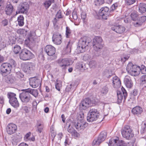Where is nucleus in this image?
<instances>
[{
    "label": "nucleus",
    "mask_w": 146,
    "mask_h": 146,
    "mask_svg": "<svg viewBox=\"0 0 146 146\" xmlns=\"http://www.w3.org/2000/svg\"><path fill=\"white\" fill-rule=\"evenodd\" d=\"M91 41L90 38L86 36L82 37L79 40L77 48L78 53H83L85 51V48L88 44Z\"/></svg>",
    "instance_id": "f257e3e1"
},
{
    "label": "nucleus",
    "mask_w": 146,
    "mask_h": 146,
    "mask_svg": "<svg viewBox=\"0 0 146 146\" xmlns=\"http://www.w3.org/2000/svg\"><path fill=\"white\" fill-rule=\"evenodd\" d=\"M122 137L127 140L131 139L134 136L132 130L129 126L126 125L122 127L121 129Z\"/></svg>",
    "instance_id": "f03ea898"
},
{
    "label": "nucleus",
    "mask_w": 146,
    "mask_h": 146,
    "mask_svg": "<svg viewBox=\"0 0 146 146\" xmlns=\"http://www.w3.org/2000/svg\"><path fill=\"white\" fill-rule=\"evenodd\" d=\"M126 70L128 73L132 76H136L138 75L140 71V68L136 65H133L131 62L127 65Z\"/></svg>",
    "instance_id": "7ed1b4c3"
},
{
    "label": "nucleus",
    "mask_w": 146,
    "mask_h": 146,
    "mask_svg": "<svg viewBox=\"0 0 146 146\" xmlns=\"http://www.w3.org/2000/svg\"><path fill=\"white\" fill-rule=\"evenodd\" d=\"M19 98L22 103L25 105L31 103L33 101V98L26 89L23 90V92L19 95Z\"/></svg>",
    "instance_id": "20e7f679"
},
{
    "label": "nucleus",
    "mask_w": 146,
    "mask_h": 146,
    "mask_svg": "<svg viewBox=\"0 0 146 146\" xmlns=\"http://www.w3.org/2000/svg\"><path fill=\"white\" fill-rule=\"evenodd\" d=\"M34 57L33 54L26 48L21 50L19 54L20 59L23 60H27L32 59Z\"/></svg>",
    "instance_id": "39448f33"
},
{
    "label": "nucleus",
    "mask_w": 146,
    "mask_h": 146,
    "mask_svg": "<svg viewBox=\"0 0 146 146\" xmlns=\"http://www.w3.org/2000/svg\"><path fill=\"white\" fill-rule=\"evenodd\" d=\"M99 112L97 109H92L89 111L87 116L88 122H92L96 120L100 115Z\"/></svg>",
    "instance_id": "423d86ee"
},
{
    "label": "nucleus",
    "mask_w": 146,
    "mask_h": 146,
    "mask_svg": "<svg viewBox=\"0 0 146 146\" xmlns=\"http://www.w3.org/2000/svg\"><path fill=\"white\" fill-rule=\"evenodd\" d=\"M12 65L10 63H5L2 64L0 67L1 74L3 76L10 74L12 69Z\"/></svg>",
    "instance_id": "0eeeda50"
},
{
    "label": "nucleus",
    "mask_w": 146,
    "mask_h": 146,
    "mask_svg": "<svg viewBox=\"0 0 146 146\" xmlns=\"http://www.w3.org/2000/svg\"><path fill=\"white\" fill-rule=\"evenodd\" d=\"M102 41L101 37L100 36H96L93 39V47L95 51H97L102 49L103 47Z\"/></svg>",
    "instance_id": "6e6552de"
},
{
    "label": "nucleus",
    "mask_w": 146,
    "mask_h": 146,
    "mask_svg": "<svg viewBox=\"0 0 146 146\" xmlns=\"http://www.w3.org/2000/svg\"><path fill=\"white\" fill-rule=\"evenodd\" d=\"M8 97L9 99V102L11 106L15 108L19 107V104L15 93L12 92L8 93Z\"/></svg>",
    "instance_id": "1a4fd4ad"
},
{
    "label": "nucleus",
    "mask_w": 146,
    "mask_h": 146,
    "mask_svg": "<svg viewBox=\"0 0 146 146\" xmlns=\"http://www.w3.org/2000/svg\"><path fill=\"white\" fill-rule=\"evenodd\" d=\"M58 66L61 68L62 70H65L67 66L70 65L68 60L66 58H60L56 61Z\"/></svg>",
    "instance_id": "9d476101"
},
{
    "label": "nucleus",
    "mask_w": 146,
    "mask_h": 146,
    "mask_svg": "<svg viewBox=\"0 0 146 146\" xmlns=\"http://www.w3.org/2000/svg\"><path fill=\"white\" fill-rule=\"evenodd\" d=\"M110 12L108 7H103L100 9L98 15L101 17L103 19L106 20L110 14Z\"/></svg>",
    "instance_id": "9b49d317"
},
{
    "label": "nucleus",
    "mask_w": 146,
    "mask_h": 146,
    "mask_svg": "<svg viewBox=\"0 0 146 146\" xmlns=\"http://www.w3.org/2000/svg\"><path fill=\"white\" fill-rule=\"evenodd\" d=\"M71 123L74 125L75 127L78 131L83 130L88 125V124L86 122L82 121H74Z\"/></svg>",
    "instance_id": "f8f14e48"
},
{
    "label": "nucleus",
    "mask_w": 146,
    "mask_h": 146,
    "mask_svg": "<svg viewBox=\"0 0 146 146\" xmlns=\"http://www.w3.org/2000/svg\"><path fill=\"white\" fill-rule=\"evenodd\" d=\"M29 9V5L26 2L20 3L18 7L17 10L19 13H26Z\"/></svg>",
    "instance_id": "ddd939ff"
},
{
    "label": "nucleus",
    "mask_w": 146,
    "mask_h": 146,
    "mask_svg": "<svg viewBox=\"0 0 146 146\" xmlns=\"http://www.w3.org/2000/svg\"><path fill=\"white\" fill-rule=\"evenodd\" d=\"M65 127H68L67 131L71 134L72 136L77 138L79 137V133H78L77 131L72 127L70 121L67 122Z\"/></svg>",
    "instance_id": "4468645a"
},
{
    "label": "nucleus",
    "mask_w": 146,
    "mask_h": 146,
    "mask_svg": "<svg viewBox=\"0 0 146 146\" xmlns=\"http://www.w3.org/2000/svg\"><path fill=\"white\" fill-rule=\"evenodd\" d=\"M52 40L55 44H60L62 42V38L60 34L58 32L54 33L52 37Z\"/></svg>",
    "instance_id": "2eb2a0df"
},
{
    "label": "nucleus",
    "mask_w": 146,
    "mask_h": 146,
    "mask_svg": "<svg viewBox=\"0 0 146 146\" xmlns=\"http://www.w3.org/2000/svg\"><path fill=\"white\" fill-rule=\"evenodd\" d=\"M17 129V125L13 123L8 124L7 127L6 131L7 133L11 135L16 132Z\"/></svg>",
    "instance_id": "dca6fc26"
},
{
    "label": "nucleus",
    "mask_w": 146,
    "mask_h": 146,
    "mask_svg": "<svg viewBox=\"0 0 146 146\" xmlns=\"http://www.w3.org/2000/svg\"><path fill=\"white\" fill-rule=\"evenodd\" d=\"M44 50L47 54L49 56H53L56 52L55 48L50 45L46 46L44 48Z\"/></svg>",
    "instance_id": "f3484780"
},
{
    "label": "nucleus",
    "mask_w": 146,
    "mask_h": 146,
    "mask_svg": "<svg viewBox=\"0 0 146 146\" xmlns=\"http://www.w3.org/2000/svg\"><path fill=\"white\" fill-rule=\"evenodd\" d=\"M35 33L34 32H30L29 35L27 38L25 40V44L27 46H29L30 44V42H32L34 41L35 38Z\"/></svg>",
    "instance_id": "a211bd4d"
},
{
    "label": "nucleus",
    "mask_w": 146,
    "mask_h": 146,
    "mask_svg": "<svg viewBox=\"0 0 146 146\" xmlns=\"http://www.w3.org/2000/svg\"><path fill=\"white\" fill-rule=\"evenodd\" d=\"M30 84L33 88H36L41 84L40 80L33 78L31 79L30 81Z\"/></svg>",
    "instance_id": "6ab92c4d"
},
{
    "label": "nucleus",
    "mask_w": 146,
    "mask_h": 146,
    "mask_svg": "<svg viewBox=\"0 0 146 146\" xmlns=\"http://www.w3.org/2000/svg\"><path fill=\"white\" fill-rule=\"evenodd\" d=\"M35 68V65L32 63H29L25 64L23 68L24 71L25 72L30 73Z\"/></svg>",
    "instance_id": "aec40b11"
},
{
    "label": "nucleus",
    "mask_w": 146,
    "mask_h": 146,
    "mask_svg": "<svg viewBox=\"0 0 146 146\" xmlns=\"http://www.w3.org/2000/svg\"><path fill=\"white\" fill-rule=\"evenodd\" d=\"M113 86L115 88H118L121 85V82L119 78L115 76L113 77L112 82Z\"/></svg>",
    "instance_id": "412c9836"
},
{
    "label": "nucleus",
    "mask_w": 146,
    "mask_h": 146,
    "mask_svg": "<svg viewBox=\"0 0 146 146\" xmlns=\"http://www.w3.org/2000/svg\"><path fill=\"white\" fill-rule=\"evenodd\" d=\"M143 111L142 108L140 106H136L133 108L132 110V113L134 115L140 116Z\"/></svg>",
    "instance_id": "4be33fe9"
},
{
    "label": "nucleus",
    "mask_w": 146,
    "mask_h": 146,
    "mask_svg": "<svg viewBox=\"0 0 146 146\" xmlns=\"http://www.w3.org/2000/svg\"><path fill=\"white\" fill-rule=\"evenodd\" d=\"M124 83L126 87L128 88H131L133 86V83L130 77L127 76H125L124 80Z\"/></svg>",
    "instance_id": "5701e85b"
},
{
    "label": "nucleus",
    "mask_w": 146,
    "mask_h": 146,
    "mask_svg": "<svg viewBox=\"0 0 146 146\" xmlns=\"http://www.w3.org/2000/svg\"><path fill=\"white\" fill-rule=\"evenodd\" d=\"M90 103V101L89 99H85L80 104V107L82 109L85 110L89 106Z\"/></svg>",
    "instance_id": "b1692460"
},
{
    "label": "nucleus",
    "mask_w": 146,
    "mask_h": 146,
    "mask_svg": "<svg viewBox=\"0 0 146 146\" xmlns=\"http://www.w3.org/2000/svg\"><path fill=\"white\" fill-rule=\"evenodd\" d=\"M139 20L136 22L133 23L134 25L136 27L141 26L143 23L146 21V16H142L139 18Z\"/></svg>",
    "instance_id": "393cba45"
},
{
    "label": "nucleus",
    "mask_w": 146,
    "mask_h": 146,
    "mask_svg": "<svg viewBox=\"0 0 146 146\" xmlns=\"http://www.w3.org/2000/svg\"><path fill=\"white\" fill-rule=\"evenodd\" d=\"M5 82L9 84H14L16 82V79L15 77L11 74L6 76L5 78Z\"/></svg>",
    "instance_id": "a878e982"
},
{
    "label": "nucleus",
    "mask_w": 146,
    "mask_h": 146,
    "mask_svg": "<svg viewBox=\"0 0 146 146\" xmlns=\"http://www.w3.org/2000/svg\"><path fill=\"white\" fill-rule=\"evenodd\" d=\"M13 7L11 4H7L5 9L6 14L7 15H11L13 13Z\"/></svg>",
    "instance_id": "bb28decb"
},
{
    "label": "nucleus",
    "mask_w": 146,
    "mask_h": 146,
    "mask_svg": "<svg viewBox=\"0 0 146 146\" xmlns=\"http://www.w3.org/2000/svg\"><path fill=\"white\" fill-rule=\"evenodd\" d=\"M112 30L118 33H121L124 32L125 30V28L121 26H114L111 28Z\"/></svg>",
    "instance_id": "cd10ccee"
},
{
    "label": "nucleus",
    "mask_w": 146,
    "mask_h": 146,
    "mask_svg": "<svg viewBox=\"0 0 146 146\" xmlns=\"http://www.w3.org/2000/svg\"><path fill=\"white\" fill-rule=\"evenodd\" d=\"M107 137V133L105 131L102 132L99 135L98 139L99 142L101 143L105 140Z\"/></svg>",
    "instance_id": "c85d7f7f"
},
{
    "label": "nucleus",
    "mask_w": 146,
    "mask_h": 146,
    "mask_svg": "<svg viewBox=\"0 0 146 146\" xmlns=\"http://www.w3.org/2000/svg\"><path fill=\"white\" fill-rule=\"evenodd\" d=\"M109 88L107 86H104L101 88L100 90V95L102 96L106 95L109 91Z\"/></svg>",
    "instance_id": "c756f323"
},
{
    "label": "nucleus",
    "mask_w": 146,
    "mask_h": 146,
    "mask_svg": "<svg viewBox=\"0 0 146 146\" xmlns=\"http://www.w3.org/2000/svg\"><path fill=\"white\" fill-rule=\"evenodd\" d=\"M139 13H143L146 12V4L141 3L139 5Z\"/></svg>",
    "instance_id": "7c9ffc66"
},
{
    "label": "nucleus",
    "mask_w": 146,
    "mask_h": 146,
    "mask_svg": "<svg viewBox=\"0 0 146 146\" xmlns=\"http://www.w3.org/2000/svg\"><path fill=\"white\" fill-rule=\"evenodd\" d=\"M26 90L28 91L30 94L32 95L35 97H37L38 95V92L36 90L28 89H26Z\"/></svg>",
    "instance_id": "2f4dec72"
},
{
    "label": "nucleus",
    "mask_w": 146,
    "mask_h": 146,
    "mask_svg": "<svg viewBox=\"0 0 146 146\" xmlns=\"http://www.w3.org/2000/svg\"><path fill=\"white\" fill-rule=\"evenodd\" d=\"M54 0H47L44 3L43 5L46 9H47L49 8L51 4L54 3Z\"/></svg>",
    "instance_id": "473e14b6"
},
{
    "label": "nucleus",
    "mask_w": 146,
    "mask_h": 146,
    "mask_svg": "<svg viewBox=\"0 0 146 146\" xmlns=\"http://www.w3.org/2000/svg\"><path fill=\"white\" fill-rule=\"evenodd\" d=\"M131 17L133 20L134 21V22H136L137 20L139 19L138 15L137 13L136 12H132L131 14Z\"/></svg>",
    "instance_id": "72a5a7b5"
},
{
    "label": "nucleus",
    "mask_w": 146,
    "mask_h": 146,
    "mask_svg": "<svg viewBox=\"0 0 146 146\" xmlns=\"http://www.w3.org/2000/svg\"><path fill=\"white\" fill-rule=\"evenodd\" d=\"M24 17L22 15H20L18 17L17 21L18 24L19 26L22 27L24 25Z\"/></svg>",
    "instance_id": "f704fd0d"
},
{
    "label": "nucleus",
    "mask_w": 146,
    "mask_h": 146,
    "mask_svg": "<svg viewBox=\"0 0 146 146\" xmlns=\"http://www.w3.org/2000/svg\"><path fill=\"white\" fill-rule=\"evenodd\" d=\"M17 33L19 35L25 36L27 34V31L23 29H17Z\"/></svg>",
    "instance_id": "c9c22d12"
},
{
    "label": "nucleus",
    "mask_w": 146,
    "mask_h": 146,
    "mask_svg": "<svg viewBox=\"0 0 146 146\" xmlns=\"http://www.w3.org/2000/svg\"><path fill=\"white\" fill-rule=\"evenodd\" d=\"M36 127L37 129V131L39 132V133H40L42 132V130L44 127L43 125L40 123H38L36 125Z\"/></svg>",
    "instance_id": "e433bc0d"
},
{
    "label": "nucleus",
    "mask_w": 146,
    "mask_h": 146,
    "mask_svg": "<svg viewBox=\"0 0 146 146\" xmlns=\"http://www.w3.org/2000/svg\"><path fill=\"white\" fill-rule=\"evenodd\" d=\"M21 49V47L18 45H15L13 48V50L15 54L19 53Z\"/></svg>",
    "instance_id": "4c0bfd02"
},
{
    "label": "nucleus",
    "mask_w": 146,
    "mask_h": 146,
    "mask_svg": "<svg viewBox=\"0 0 146 146\" xmlns=\"http://www.w3.org/2000/svg\"><path fill=\"white\" fill-rule=\"evenodd\" d=\"M72 31L68 27H67L66 28V36L67 38H69L71 35Z\"/></svg>",
    "instance_id": "58836bf2"
},
{
    "label": "nucleus",
    "mask_w": 146,
    "mask_h": 146,
    "mask_svg": "<svg viewBox=\"0 0 146 146\" xmlns=\"http://www.w3.org/2000/svg\"><path fill=\"white\" fill-rule=\"evenodd\" d=\"M140 82L142 84H146V75H143L141 77Z\"/></svg>",
    "instance_id": "ea45409f"
},
{
    "label": "nucleus",
    "mask_w": 146,
    "mask_h": 146,
    "mask_svg": "<svg viewBox=\"0 0 146 146\" xmlns=\"http://www.w3.org/2000/svg\"><path fill=\"white\" fill-rule=\"evenodd\" d=\"M96 62L95 61L92 60L89 62V66L91 68H95L96 67Z\"/></svg>",
    "instance_id": "a19ab883"
},
{
    "label": "nucleus",
    "mask_w": 146,
    "mask_h": 146,
    "mask_svg": "<svg viewBox=\"0 0 146 146\" xmlns=\"http://www.w3.org/2000/svg\"><path fill=\"white\" fill-rule=\"evenodd\" d=\"M117 96L118 98V102H120L121 101L123 98V94L121 92H117Z\"/></svg>",
    "instance_id": "79ce46f5"
},
{
    "label": "nucleus",
    "mask_w": 146,
    "mask_h": 146,
    "mask_svg": "<svg viewBox=\"0 0 146 146\" xmlns=\"http://www.w3.org/2000/svg\"><path fill=\"white\" fill-rule=\"evenodd\" d=\"M32 104L33 106V111H36L38 103L36 100H35L33 101Z\"/></svg>",
    "instance_id": "37998d69"
},
{
    "label": "nucleus",
    "mask_w": 146,
    "mask_h": 146,
    "mask_svg": "<svg viewBox=\"0 0 146 146\" xmlns=\"http://www.w3.org/2000/svg\"><path fill=\"white\" fill-rule=\"evenodd\" d=\"M104 0H95L94 4L97 6L101 5L104 3Z\"/></svg>",
    "instance_id": "c03bdc74"
},
{
    "label": "nucleus",
    "mask_w": 146,
    "mask_h": 146,
    "mask_svg": "<svg viewBox=\"0 0 146 146\" xmlns=\"http://www.w3.org/2000/svg\"><path fill=\"white\" fill-rule=\"evenodd\" d=\"M71 46L70 42H68L67 46L66 47V51L67 53H70L71 51Z\"/></svg>",
    "instance_id": "a18cd8bd"
},
{
    "label": "nucleus",
    "mask_w": 146,
    "mask_h": 146,
    "mask_svg": "<svg viewBox=\"0 0 146 146\" xmlns=\"http://www.w3.org/2000/svg\"><path fill=\"white\" fill-rule=\"evenodd\" d=\"M118 6L117 3H114L111 7L110 11L113 12L115 10L117 7Z\"/></svg>",
    "instance_id": "49530a36"
},
{
    "label": "nucleus",
    "mask_w": 146,
    "mask_h": 146,
    "mask_svg": "<svg viewBox=\"0 0 146 146\" xmlns=\"http://www.w3.org/2000/svg\"><path fill=\"white\" fill-rule=\"evenodd\" d=\"M129 55H127L126 56H122L121 58V61L122 63L124 62L126 60H127L129 58Z\"/></svg>",
    "instance_id": "de8ad7c7"
},
{
    "label": "nucleus",
    "mask_w": 146,
    "mask_h": 146,
    "mask_svg": "<svg viewBox=\"0 0 146 146\" xmlns=\"http://www.w3.org/2000/svg\"><path fill=\"white\" fill-rule=\"evenodd\" d=\"M78 66L79 67L78 68L81 70H85L86 69L85 67V65L84 64H78Z\"/></svg>",
    "instance_id": "09e8293b"
},
{
    "label": "nucleus",
    "mask_w": 146,
    "mask_h": 146,
    "mask_svg": "<svg viewBox=\"0 0 146 146\" xmlns=\"http://www.w3.org/2000/svg\"><path fill=\"white\" fill-rule=\"evenodd\" d=\"M136 0H125L126 3L128 5H130L135 3Z\"/></svg>",
    "instance_id": "8fccbe9b"
},
{
    "label": "nucleus",
    "mask_w": 146,
    "mask_h": 146,
    "mask_svg": "<svg viewBox=\"0 0 146 146\" xmlns=\"http://www.w3.org/2000/svg\"><path fill=\"white\" fill-rule=\"evenodd\" d=\"M140 70L141 71L142 74H146V67L145 66L143 65L141 66Z\"/></svg>",
    "instance_id": "3c124183"
},
{
    "label": "nucleus",
    "mask_w": 146,
    "mask_h": 146,
    "mask_svg": "<svg viewBox=\"0 0 146 146\" xmlns=\"http://www.w3.org/2000/svg\"><path fill=\"white\" fill-rule=\"evenodd\" d=\"M121 90L122 92V94L123 95L124 99L125 100L126 97L127 96L126 91L123 87L122 88Z\"/></svg>",
    "instance_id": "603ef678"
},
{
    "label": "nucleus",
    "mask_w": 146,
    "mask_h": 146,
    "mask_svg": "<svg viewBox=\"0 0 146 146\" xmlns=\"http://www.w3.org/2000/svg\"><path fill=\"white\" fill-rule=\"evenodd\" d=\"M101 143L99 142V140L98 138H96L94 139L93 140L92 143V145H99Z\"/></svg>",
    "instance_id": "864d4df0"
},
{
    "label": "nucleus",
    "mask_w": 146,
    "mask_h": 146,
    "mask_svg": "<svg viewBox=\"0 0 146 146\" xmlns=\"http://www.w3.org/2000/svg\"><path fill=\"white\" fill-rule=\"evenodd\" d=\"M61 87V84L60 83H58L56 82L55 84L56 88L58 91H60V88Z\"/></svg>",
    "instance_id": "5fc2aeb1"
},
{
    "label": "nucleus",
    "mask_w": 146,
    "mask_h": 146,
    "mask_svg": "<svg viewBox=\"0 0 146 146\" xmlns=\"http://www.w3.org/2000/svg\"><path fill=\"white\" fill-rule=\"evenodd\" d=\"M8 20L7 19H4L2 21V25L4 26H5L7 25L8 23Z\"/></svg>",
    "instance_id": "6e6d98bb"
},
{
    "label": "nucleus",
    "mask_w": 146,
    "mask_h": 146,
    "mask_svg": "<svg viewBox=\"0 0 146 146\" xmlns=\"http://www.w3.org/2000/svg\"><path fill=\"white\" fill-rule=\"evenodd\" d=\"M56 17L58 19H60L62 18L61 12L60 10L58 11L56 15Z\"/></svg>",
    "instance_id": "4d7b16f0"
},
{
    "label": "nucleus",
    "mask_w": 146,
    "mask_h": 146,
    "mask_svg": "<svg viewBox=\"0 0 146 146\" xmlns=\"http://www.w3.org/2000/svg\"><path fill=\"white\" fill-rule=\"evenodd\" d=\"M31 135V133H27L24 137V140L25 141H28L30 139H29V137H30Z\"/></svg>",
    "instance_id": "13d9d810"
},
{
    "label": "nucleus",
    "mask_w": 146,
    "mask_h": 146,
    "mask_svg": "<svg viewBox=\"0 0 146 146\" xmlns=\"http://www.w3.org/2000/svg\"><path fill=\"white\" fill-rule=\"evenodd\" d=\"M70 143V140L69 139L68 137H66L65 140L64 142V144L66 146L67 145H69Z\"/></svg>",
    "instance_id": "bf43d9fd"
},
{
    "label": "nucleus",
    "mask_w": 146,
    "mask_h": 146,
    "mask_svg": "<svg viewBox=\"0 0 146 146\" xmlns=\"http://www.w3.org/2000/svg\"><path fill=\"white\" fill-rule=\"evenodd\" d=\"M23 109L26 113H28L30 111V108L27 106H25L23 107Z\"/></svg>",
    "instance_id": "052dcab7"
},
{
    "label": "nucleus",
    "mask_w": 146,
    "mask_h": 146,
    "mask_svg": "<svg viewBox=\"0 0 146 146\" xmlns=\"http://www.w3.org/2000/svg\"><path fill=\"white\" fill-rule=\"evenodd\" d=\"M72 17L75 20H76L77 19L78 16L77 15L76 12L74 11L72 12Z\"/></svg>",
    "instance_id": "680f3d73"
},
{
    "label": "nucleus",
    "mask_w": 146,
    "mask_h": 146,
    "mask_svg": "<svg viewBox=\"0 0 146 146\" xmlns=\"http://www.w3.org/2000/svg\"><path fill=\"white\" fill-rule=\"evenodd\" d=\"M23 75L20 72H17V77L19 79L23 78Z\"/></svg>",
    "instance_id": "e2e57ef3"
},
{
    "label": "nucleus",
    "mask_w": 146,
    "mask_h": 146,
    "mask_svg": "<svg viewBox=\"0 0 146 146\" xmlns=\"http://www.w3.org/2000/svg\"><path fill=\"white\" fill-rule=\"evenodd\" d=\"M90 58L91 56L88 54L85 55L83 57L84 60H85L86 61L88 60L89 59H90Z\"/></svg>",
    "instance_id": "0e129e2a"
},
{
    "label": "nucleus",
    "mask_w": 146,
    "mask_h": 146,
    "mask_svg": "<svg viewBox=\"0 0 146 146\" xmlns=\"http://www.w3.org/2000/svg\"><path fill=\"white\" fill-rule=\"evenodd\" d=\"M104 74L106 76L107 78H109L111 76V75L109 74V72L108 71H106L104 72Z\"/></svg>",
    "instance_id": "69168bd1"
},
{
    "label": "nucleus",
    "mask_w": 146,
    "mask_h": 146,
    "mask_svg": "<svg viewBox=\"0 0 146 146\" xmlns=\"http://www.w3.org/2000/svg\"><path fill=\"white\" fill-rule=\"evenodd\" d=\"M138 92L136 90H134L131 92V94L133 96H136L138 94Z\"/></svg>",
    "instance_id": "338daca9"
},
{
    "label": "nucleus",
    "mask_w": 146,
    "mask_h": 146,
    "mask_svg": "<svg viewBox=\"0 0 146 146\" xmlns=\"http://www.w3.org/2000/svg\"><path fill=\"white\" fill-rule=\"evenodd\" d=\"M82 19L83 20H85L86 18V14L85 12H82L81 14Z\"/></svg>",
    "instance_id": "774afa93"
}]
</instances>
